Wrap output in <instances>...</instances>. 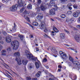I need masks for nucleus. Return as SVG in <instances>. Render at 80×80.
<instances>
[{
  "instance_id": "nucleus-5",
  "label": "nucleus",
  "mask_w": 80,
  "mask_h": 80,
  "mask_svg": "<svg viewBox=\"0 0 80 80\" xmlns=\"http://www.w3.org/2000/svg\"><path fill=\"white\" fill-rule=\"evenodd\" d=\"M75 39L77 42H79V41L80 40V35L79 33H78L76 34Z\"/></svg>"
},
{
  "instance_id": "nucleus-13",
  "label": "nucleus",
  "mask_w": 80,
  "mask_h": 80,
  "mask_svg": "<svg viewBox=\"0 0 80 80\" xmlns=\"http://www.w3.org/2000/svg\"><path fill=\"white\" fill-rule=\"evenodd\" d=\"M22 62L23 65H27V64L28 62V60H24L22 61Z\"/></svg>"
},
{
  "instance_id": "nucleus-4",
  "label": "nucleus",
  "mask_w": 80,
  "mask_h": 80,
  "mask_svg": "<svg viewBox=\"0 0 80 80\" xmlns=\"http://www.w3.org/2000/svg\"><path fill=\"white\" fill-rule=\"evenodd\" d=\"M18 7V5L16 4L12 6V7L10 8V10L12 12H14V11H16L17 10V8Z\"/></svg>"
},
{
  "instance_id": "nucleus-38",
  "label": "nucleus",
  "mask_w": 80,
  "mask_h": 80,
  "mask_svg": "<svg viewBox=\"0 0 80 80\" xmlns=\"http://www.w3.org/2000/svg\"><path fill=\"white\" fill-rule=\"evenodd\" d=\"M67 13L68 15H70V14H72V12L71 11H69Z\"/></svg>"
},
{
  "instance_id": "nucleus-10",
  "label": "nucleus",
  "mask_w": 80,
  "mask_h": 80,
  "mask_svg": "<svg viewBox=\"0 0 80 80\" xmlns=\"http://www.w3.org/2000/svg\"><path fill=\"white\" fill-rule=\"evenodd\" d=\"M16 61H17L18 65H20L22 64V62H21V60L20 58L18 57V58L17 57H16V58L15 59Z\"/></svg>"
},
{
  "instance_id": "nucleus-19",
  "label": "nucleus",
  "mask_w": 80,
  "mask_h": 80,
  "mask_svg": "<svg viewBox=\"0 0 80 80\" xmlns=\"http://www.w3.org/2000/svg\"><path fill=\"white\" fill-rule=\"evenodd\" d=\"M32 25L34 26H38V23L37 22L34 21L32 22Z\"/></svg>"
},
{
  "instance_id": "nucleus-59",
  "label": "nucleus",
  "mask_w": 80,
  "mask_h": 80,
  "mask_svg": "<svg viewBox=\"0 0 80 80\" xmlns=\"http://www.w3.org/2000/svg\"><path fill=\"white\" fill-rule=\"evenodd\" d=\"M2 55H4L5 56L6 55V54L5 53H2Z\"/></svg>"
},
{
  "instance_id": "nucleus-18",
  "label": "nucleus",
  "mask_w": 80,
  "mask_h": 80,
  "mask_svg": "<svg viewBox=\"0 0 80 80\" xmlns=\"http://www.w3.org/2000/svg\"><path fill=\"white\" fill-rule=\"evenodd\" d=\"M18 37H19L22 41H23V38H24V37H23V36L21 34H19L18 35Z\"/></svg>"
},
{
  "instance_id": "nucleus-3",
  "label": "nucleus",
  "mask_w": 80,
  "mask_h": 80,
  "mask_svg": "<svg viewBox=\"0 0 80 80\" xmlns=\"http://www.w3.org/2000/svg\"><path fill=\"white\" fill-rule=\"evenodd\" d=\"M69 59L70 62L73 63V64H74L75 65L78 66L80 65V62L77 61H74L73 58L72 57L70 56H69Z\"/></svg>"
},
{
  "instance_id": "nucleus-51",
  "label": "nucleus",
  "mask_w": 80,
  "mask_h": 80,
  "mask_svg": "<svg viewBox=\"0 0 80 80\" xmlns=\"http://www.w3.org/2000/svg\"><path fill=\"white\" fill-rule=\"evenodd\" d=\"M77 28H79L80 29V25H78L77 26Z\"/></svg>"
},
{
  "instance_id": "nucleus-50",
  "label": "nucleus",
  "mask_w": 80,
  "mask_h": 80,
  "mask_svg": "<svg viewBox=\"0 0 80 80\" xmlns=\"http://www.w3.org/2000/svg\"><path fill=\"white\" fill-rule=\"evenodd\" d=\"M47 32V28H45L44 30V32Z\"/></svg>"
},
{
  "instance_id": "nucleus-1",
  "label": "nucleus",
  "mask_w": 80,
  "mask_h": 80,
  "mask_svg": "<svg viewBox=\"0 0 80 80\" xmlns=\"http://www.w3.org/2000/svg\"><path fill=\"white\" fill-rule=\"evenodd\" d=\"M11 46L13 50H17L19 47V42L18 41H14L11 43Z\"/></svg>"
},
{
  "instance_id": "nucleus-52",
  "label": "nucleus",
  "mask_w": 80,
  "mask_h": 80,
  "mask_svg": "<svg viewBox=\"0 0 80 80\" xmlns=\"http://www.w3.org/2000/svg\"><path fill=\"white\" fill-rule=\"evenodd\" d=\"M2 48H3L2 46L0 45V51H1V50H2Z\"/></svg>"
},
{
  "instance_id": "nucleus-16",
  "label": "nucleus",
  "mask_w": 80,
  "mask_h": 80,
  "mask_svg": "<svg viewBox=\"0 0 80 80\" xmlns=\"http://www.w3.org/2000/svg\"><path fill=\"white\" fill-rule=\"evenodd\" d=\"M13 55L14 56L19 57L20 56V52H16L14 53Z\"/></svg>"
},
{
  "instance_id": "nucleus-26",
  "label": "nucleus",
  "mask_w": 80,
  "mask_h": 80,
  "mask_svg": "<svg viewBox=\"0 0 80 80\" xmlns=\"http://www.w3.org/2000/svg\"><path fill=\"white\" fill-rule=\"evenodd\" d=\"M24 17L25 18V19H26L28 22H30V19H29V18L27 16L24 15Z\"/></svg>"
},
{
  "instance_id": "nucleus-61",
  "label": "nucleus",
  "mask_w": 80,
  "mask_h": 80,
  "mask_svg": "<svg viewBox=\"0 0 80 80\" xmlns=\"http://www.w3.org/2000/svg\"><path fill=\"white\" fill-rule=\"evenodd\" d=\"M45 72L46 74H48V71H45Z\"/></svg>"
},
{
  "instance_id": "nucleus-55",
  "label": "nucleus",
  "mask_w": 80,
  "mask_h": 80,
  "mask_svg": "<svg viewBox=\"0 0 80 80\" xmlns=\"http://www.w3.org/2000/svg\"><path fill=\"white\" fill-rule=\"evenodd\" d=\"M37 80V78H32V80Z\"/></svg>"
},
{
  "instance_id": "nucleus-37",
  "label": "nucleus",
  "mask_w": 80,
  "mask_h": 80,
  "mask_svg": "<svg viewBox=\"0 0 80 80\" xmlns=\"http://www.w3.org/2000/svg\"><path fill=\"white\" fill-rule=\"evenodd\" d=\"M36 77H37L38 78V77H40V74H39V73H37L36 74Z\"/></svg>"
},
{
  "instance_id": "nucleus-63",
  "label": "nucleus",
  "mask_w": 80,
  "mask_h": 80,
  "mask_svg": "<svg viewBox=\"0 0 80 80\" xmlns=\"http://www.w3.org/2000/svg\"><path fill=\"white\" fill-rule=\"evenodd\" d=\"M36 51L37 52H38V51H39V50L38 49V48H36Z\"/></svg>"
},
{
  "instance_id": "nucleus-21",
  "label": "nucleus",
  "mask_w": 80,
  "mask_h": 80,
  "mask_svg": "<svg viewBox=\"0 0 80 80\" xmlns=\"http://www.w3.org/2000/svg\"><path fill=\"white\" fill-rule=\"evenodd\" d=\"M53 30H54V31L55 32H56V33L58 32V29H57V28H55V26H53Z\"/></svg>"
},
{
  "instance_id": "nucleus-36",
  "label": "nucleus",
  "mask_w": 80,
  "mask_h": 80,
  "mask_svg": "<svg viewBox=\"0 0 80 80\" xmlns=\"http://www.w3.org/2000/svg\"><path fill=\"white\" fill-rule=\"evenodd\" d=\"M76 13H77L78 15H79L80 14V11L78 10L76 11Z\"/></svg>"
},
{
  "instance_id": "nucleus-57",
  "label": "nucleus",
  "mask_w": 80,
  "mask_h": 80,
  "mask_svg": "<svg viewBox=\"0 0 80 80\" xmlns=\"http://www.w3.org/2000/svg\"><path fill=\"white\" fill-rule=\"evenodd\" d=\"M4 43V42L2 41H0V43H2V44H3Z\"/></svg>"
},
{
  "instance_id": "nucleus-40",
  "label": "nucleus",
  "mask_w": 80,
  "mask_h": 80,
  "mask_svg": "<svg viewBox=\"0 0 80 80\" xmlns=\"http://www.w3.org/2000/svg\"><path fill=\"white\" fill-rule=\"evenodd\" d=\"M24 7H25V6H23V8L20 10V12H21H21H22L23 11V10H24Z\"/></svg>"
},
{
  "instance_id": "nucleus-34",
  "label": "nucleus",
  "mask_w": 80,
  "mask_h": 80,
  "mask_svg": "<svg viewBox=\"0 0 80 80\" xmlns=\"http://www.w3.org/2000/svg\"><path fill=\"white\" fill-rule=\"evenodd\" d=\"M28 68H30V69L32 68V65H31V64H28Z\"/></svg>"
},
{
  "instance_id": "nucleus-29",
  "label": "nucleus",
  "mask_w": 80,
  "mask_h": 80,
  "mask_svg": "<svg viewBox=\"0 0 80 80\" xmlns=\"http://www.w3.org/2000/svg\"><path fill=\"white\" fill-rule=\"evenodd\" d=\"M61 17L62 18H65L66 17V16L65 14H61Z\"/></svg>"
},
{
  "instance_id": "nucleus-56",
  "label": "nucleus",
  "mask_w": 80,
  "mask_h": 80,
  "mask_svg": "<svg viewBox=\"0 0 80 80\" xmlns=\"http://www.w3.org/2000/svg\"><path fill=\"white\" fill-rule=\"evenodd\" d=\"M58 68H62V66H61L60 65H58Z\"/></svg>"
},
{
  "instance_id": "nucleus-35",
  "label": "nucleus",
  "mask_w": 80,
  "mask_h": 80,
  "mask_svg": "<svg viewBox=\"0 0 80 80\" xmlns=\"http://www.w3.org/2000/svg\"><path fill=\"white\" fill-rule=\"evenodd\" d=\"M59 54H60L61 56H62V55H63L64 53V52H63L62 51H60L59 52Z\"/></svg>"
},
{
  "instance_id": "nucleus-28",
  "label": "nucleus",
  "mask_w": 80,
  "mask_h": 80,
  "mask_svg": "<svg viewBox=\"0 0 80 80\" xmlns=\"http://www.w3.org/2000/svg\"><path fill=\"white\" fill-rule=\"evenodd\" d=\"M27 7L28 9H32V5L31 4H29Z\"/></svg>"
},
{
  "instance_id": "nucleus-64",
  "label": "nucleus",
  "mask_w": 80,
  "mask_h": 80,
  "mask_svg": "<svg viewBox=\"0 0 80 80\" xmlns=\"http://www.w3.org/2000/svg\"><path fill=\"white\" fill-rule=\"evenodd\" d=\"M49 80H54V79L51 78H50Z\"/></svg>"
},
{
  "instance_id": "nucleus-7",
  "label": "nucleus",
  "mask_w": 80,
  "mask_h": 80,
  "mask_svg": "<svg viewBox=\"0 0 80 80\" xmlns=\"http://www.w3.org/2000/svg\"><path fill=\"white\" fill-rule=\"evenodd\" d=\"M6 41L7 43H10V42H11L12 41V39H11L10 37L9 36H7L6 38Z\"/></svg>"
},
{
  "instance_id": "nucleus-6",
  "label": "nucleus",
  "mask_w": 80,
  "mask_h": 80,
  "mask_svg": "<svg viewBox=\"0 0 80 80\" xmlns=\"http://www.w3.org/2000/svg\"><path fill=\"white\" fill-rule=\"evenodd\" d=\"M42 15V13H39L37 17V19L39 20H41L42 19V18H43Z\"/></svg>"
},
{
  "instance_id": "nucleus-42",
  "label": "nucleus",
  "mask_w": 80,
  "mask_h": 80,
  "mask_svg": "<svg viewBox=\"0 0 80 80\" xmlns=\"http://www.w3.org/2000/svg\"><path fill=\"white\" fill-rule=\"evenodd\" d=\"M77 76L76 75H74L73 77V79L72 80H77Z\"/></svg>"
},
{
  "instance_id": "nucleus-24",
  "label": "nucleus",
  "mask_w": 80,
  "mask_h": 80,
  "mask_svg": "<svg viewBox=\"0 0 80 80\" xmlns=\"http://www.w3.org/2000/svg\"><path fill=\"white\" fill-rule=\"evenodd\" d=\"M30 13L29 12H28L27 11H25L23 13L24 15H28V14Z\"/></svg>"
},
{
  "instance_id": "nucleus-58",
  "label": "nucleus",
  "mask_w": 80,
  "mask_h": 80,
  "mask_svg": "<svg viewBox=\"0 0 80 80\" xmlns=\"http://www.w3.org/2000/svg\"><path fill=\"white\" fill-rule=\"evenodd\" d=\"M53 57H57V55L55 54H53Z\"/></svg>"
},
{
  "instance_id": "nucleus-25",
  "label": "nucleus",
  "mask_w": 80,
  "mask_h": 80,
  "mask_svg": "<svg viewBox=\"0 0 80 80\" xmlns=\"http://www.w3.org/2000/svg\"><path fill=\"white\" fill-rule=\"evenodd\" d=\"M40 29L42 30H43L44 28H45V26L43 24L41 25V26L40 27Z\"/></svg>"
},
{
  "instance_id": "nucleus-46",
  "label": "nucleus",
  "mask_w": 80,
  "mask_h": 80,
  "mask_svg": "<svg viewBox=\"0 0 80 80\" xmlns=\"http://www.w3.org/2000/svg\"><path fill=\"white\" fill-rule=\"evenodd\" d=\"M27 80H31L32 79L30 77H27Z\"/></svg>"
},
{
  "instance_id": "nucleus-27",
  "label": "nucleus",
  "mask_w": 80,
  "mask_h": 80,
  "mask_svg": "<svg viewBox=\"0 0 80 80\" xmlns=\"http://www.w3.org/2000/svg\"><path fill=\"white\" fill-rule=\"evenodd\" d=\"M26 23H27V24H28V25H29V27H31L32 28L33 30H34V29H35V28L33 27V26H32V25H31L29 23H28V22H26Z\"/></svg>"
},
{
  "instance_id": "nucleus-17",
  "label": "nucleus",
  "mask_w": 80,
  "mask_h": 80,
  "mask_svg": "<svg viewBox=\"0 0 80 80\" xmlns=\"http://www.w3.org/2000/svg\"><path fill=\"white\" fill-rule=\"evenodd\" d=\"M51 50H52V52H53V53H54L55 54H57V51L55 48H52Z\"/></svg>"
},
{
  "instance_id": "nucleus-30",
  "label": "nucleus",
  "mask_w": 80,
  "mask_h": 80,
  "mask_svg": "<svg viewBox=\"0 0 80 80\" xmlns=\"http://www.w3.org/2000/svg\"><path fill=\"white\" fill-rule=\"evenodd\" d=\"M2 33L3 34V35H4L5 36H6L7 34V32L4 31H2Z\"/></svg>"
},
{
  "instance_id": "nucleus-49",
  "label": "nucleus",
  "mask_w": 80,
  "mask_h": 80,
  "mask_svg": "<svg viewBox=\"0 0 80 80\" xmlns=\"http://www.w3.org/2000/svg\"><path fill=\"white\" fill-rule=\"evenodd\" d=\"M62 2H65L66 1H67L68 0H60Z\"/></svg>"
},
{
  "instance_id": "nucleus-60",
  "label": "nucleus",
  "mask_w": 80,
  "mask_h": 80,
  "mask_svg": "<svg viewBox=\"0 0 80 80\" xmlns=\"http://www.w3.org/2000/svg\"><path fill=\"white\" fill-rule=\"evenodd\" d=\"M8 0H7L4 1V2H6V3H8Z\"/></svg>"
},
{
  "instance_id": "nucleus-14",
  "label": "nucleus",
  "mask_w": 80,
  "mask_h": 80,
  "mask_svg": "<svg viewBox=\"0 0 80 80\" xmlns=\"http://www.w3.org/2000/svg\"><path fill=\"white\" fill-rule=\"evenodd\" d=\"M72 16L73 17H75V18H77L78 17V14L76 13V12H73L72 14Z\"/></svg>"
},
{
  "instance_id": "nucleus-32",
  "label": "nucleus",
  "mask_w": 80,
  "mask_h": 80,
  "mask_svg": "<svg viewBox=\"0 0 80 80\" xmlns=\"http://www.w3.org/2000/svg\"><path fill=\"white\" fill-rule=\"evenodd\" d=\"M36 10L37 12H40V8H37L36 9Z\"/></svg>"
},
{
  "instance_id": "nucleus-22",
  "label": "nucleus",
  "mask_w": 80,
  "mask_h": 80,
  "mask_svg": "<svg viewBox=\"0 0 80 80\" xmlns=\"http://www.w3.org/2000/svg\"><path fill=\"white\" fill-rule=\"evenodd\" d=\"M55 2L52 1H51L50 2V5H51V6H53V5H55Z\"/></svg>"
},
{
  "instance_id": "nucleus-12",
  "label": "nucleus",
  "mask_w": 80,
  "mask_h": 80,
  "mask_svg": "<svg viewBox=\"0 0 80 80\" xmlns=\"http://www.w3.org/2000/svg\"><path fill=\"white\" fill-rule=\"evenodd\" d=\"M40 8L41 9L42 11H44V10H45L46 8L45 7V6L43 5V4H41V5Z\"/></svg>"
},
{
  "instance_id": "nucleus-9",
  "label": "nucleus",
  "mask_w": 80,
  "mask_h": 80,
  "mask_svg": "<svg viewBox=\"0 0 80 80\" xmlns=\"http://www.w3.org/2000/svg\"><path fill=\"white\" fill-rule=\"evenodd\" d=\"M35 65L37 68H38L40 67V66H41V64L40 63V62L39 61H38V62H36L35 63Z\"/></svg>"
},
{
  "instance_id": "nucleus-15",
  "label": "nucleus",
  "mask_w": 80,
  "mask_h": 80,
  "mask_svg": "<svg viewBox=\"0 0 80 80\" xmlns=\"http://www.w3.org/2000/svg\"><path fill=\"white\" fill-rule=\"evenodd\" d=\"M60 36L61 38L62 39H64L65 38V34L61 33L60 34Z\"/></svg>"
},
{
  "instance_id": "nucleus-45",
  "label": "nucleus",
  "mask_w": 80,
  "mask_h": 80,
  "mask_svg": "<svg viewBox=\"0 0 80 80\" xmlns=\"http://www.w3.org/2000/svg\"><path fill=\"white\" fill-rule=\"evenodd\" d=\"M68 64L69 67H71V66H72V63H71L70 62H68Z\"/></svg>"
},
{
  "instance_id": "nucleus-20",
  "label": "nucleus",
  "mask_w": 80,
  "mask_h": 80,
  "mask_svg": "<svg viewBox=\"0 0 80 80\" xmlns=\"http://www.w3.org/2000/svg\"><path fill=\"white\" fill-rule=\"evenodd\" d=\"M30 53V52L29 51H28L27 50H25V51L24 54L26 55V56L28 55V54Z\"/></svg>"
},
{
  "instance_id": "nucleus-43",
  "label": "nucleus",
  "mask_w": 80,
  "mask_h": 80,
  "mask_svg": "<svg viewBox=\"0 0 80 80\" xmlns=\"http://www.w3.org/2000/svg\"><path fill=\"white\" fill-rule=\"evenodd\" d=\"M41 3V0H38L37 3H38V4H40Z\"/></svg>"
},
{
  "instance_id": "nucleus-41",
  "label": "nucleus",
  "mask_w": 80,
  "mask_h": 80,
  "mask_svg": "<svg viewBox=\"0 0 80 80\" xmlns=\"http://www.w3.org/2000/svg\"><path fill=\"white\" fill-rule=\"evenodd\" d=\"M47 61V59L46 58H44L43 60V62H46Z\"/></svg>"
},
{
  "instance_id": "nucleus-2",
  "label": "nucleus",
  "mask_w": 80,
  "mask_h": 80,
  "mask_svg": "<svg viewBox=\"0 0 80 80\" xmlns=\"http://www.w3.org/2000/svg\"><path fill=\"white\" fill-rule=\"evenodd\" d=\"M26 57L28 60H31L33 61H36V60H37V58L34 57L33 55L31 53L27 55Z\"/></svg>"
},
{
  "instance_id": "nucleus-8",
  "label": "nucleus",
  "mask_w": 80,
  "mask_h": 80,
  "mask_svg": "<svg viewBox=\"0 0 80 80\" xmlns=\"http://www.w3.org/2000/svg\"><path fill=\"white\" fill-rule=\"evenodd\" d=\"M55 9L53 8L50 10L49 12V15H53L54 14H55Z\"/></svg>"
},
{
  "instance_id": "nucleus-31",
  "label": "nucleus",
  "mask_w": 80,
  "mask_h": 80,
  "mask_svg": "<svg viewBox=\"0 0 80 80\" xmlns=\"http://www.w3.org/2000/svg\"><path fill=\"white\" fill-rule=\"evenodd\" d=\"M43 36H44V37L46 38H49V36L45 34L43 35Z\"/></svg>"
},
{
  "instance_id": "nucleus-44",
  "label": "nucleus",
  "mask_w": 80,
  "mask_h": 80,
  "mask_svg": "<svg viewBox=\"0 0 80 80\" xmlns=\"http://www.w3.org/2000/svg\"><path fill=\"white\" fill-rule=\"evenodd\" d=\"M74 20H75V18H71L70 19L71 22H73Z\"/></svg>"
},
{
  "instance_id": "nucleus-54",
  "label": "nucleus",
  "mask_w": 80,
  "mask_h": 80,
  "mask_svg": "<svg viewBox=\"0 0 80 80\" xmlns=\"http://www.w3.org/2000/svg\"><path fill=\"white\" fill-rule=\"evenodd\" d=\"M5 52H6V51H5V50H3L2 51V53H5Z\"/></svg>"
},
{
  "instance_id": "nucleus-48",
  "label": "nucleus",
  "mask_w": 80,
  "mask_h": 80,
  "mask_svg": "<svg viewBox=\"0 0 80 80\" xmlns=\"http://www.w3.org/2000/svg\"><path fill=\"white\" fill-rule=\"evenodd\" d=\"M69 48L70 50H73L74 51H75V49L73 48Z\"/></svg>"
},
{
  "instance_id": "nucleus-39",
  "label": "nucleus",
  "mask_w": 80,
  "mask_h": 80,
  "mask_svg": "<svg viewBox=\"0 0 80 80\" xmlns=\"http://www.w3.org/2000/svg\"><path fill=\"white\" fill-rule=\"evenodd\" d=\"M73 7H74V8L76 9L77 8V7H78V6H77V5L76 4H74L73 6Z\"/></svg>"
},
{
  "instance_id": "nucleus-33",
  "label": "nucleus",
  "mask_w": 80,
  "mask_h": 80,
  "mask_svg": "<svg viewBox=\"0 0 80 80\" xmlns=\"http://www.w3.org/2000/svg\"><path fill=\"white\" fill-rule=\"evenodd\" d=\"M23 3L22 2H21L20 3H19V4L18 5V6L19 7H22L23 6Z\"/></svg>"
},
{
  "instance_id": "nucleus-11",
  "label": "nucleus",
  "mask_w": 80,
  "mask_h": 80,
  "mask_svg": "<svg viewBox=\"0 0 80 80\" xmlns=\"http://www.w3.org/2000/svg\"><path fill=\"white\" fill-rule=\"evenodd\" d=\"M61 57L63 59H65L66 60H67V58H68L67 55L65 53H64L62 55H61Z\"/></svg>"
},
{
  "instance_id": "nucleus-47",
  "label": "nucleus",
  "mask_w": 80,
  "mask_h": 80,
  "mask_svg": "<svg viewBox=\"0 0 80 80\" xmlns=\"http://www.w3.org/2000/svg\"><path fill=\"white\" fill-rule=\"evenodd\" d=\"M7 50L8 51H10L11 50V48H10V47L8 48L7 49Z\"/></svg>"
},
{
  "instance_id": "nucleus-23",
  "label": "nucleus",
  "mask_w": 80,
  "mask_h": 80,
  "mask_svg": "<svg viewBox=\"0 0 80 80\" xmlns=\"http://www.w3.org/2000/svg\"><path fill=\"white\" fill-rule=\"evenodd\" d=\"M12 29V30H13L14 31H15L16 30V25H15V22L14 23V26Z\"/></svg>"
},
{
  "instance_id": "nucleus-53",
  "label": "nucleus",
  "mask_w": 80,
  "mask_h": 80,
  "mask_svg": "<svg viewBox=\"0 0 80 80\" xmlns=\"http://www.w3.org/2000/svg\"><path fill=\"white\" fill-rule=\"evenodd\" d=\"M64 31H65L66 32H67V33H69V32H68V31H67V30H66V29H64Z\"/></svg>"
},
{
  "instance_id": "nucleus-62",
  "label": "nucleus",
  "mask_w": 80,
  "mask_h": 80,
  "mask_svg": "<svg viewBox=\"0 0 80 80\" xmlns=\"http://www.w3.org/2000/svg\"><path fill=\"white\" fill-rule=\"evenodd\" d=\"M30 38H33V35H31L30 36Z\"/></svg>"
}]
</instances>
